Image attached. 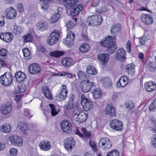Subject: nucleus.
Instances as JSON below:
<instances>
[{
  "instance_id": "f257e3e1",
  "label": "nucleus",
  "mask_w": 156,
  "mask_h": 156,
  "mask_svg": "<svg viewBox=\"0 0 156 156\" xmlns=\"http://www.w3.org/2000/svg\"><path fill=\"white\" fill-rule=\"evenodd\" d=\"M80 108L76 106L73 111V118L76 121L79 122H84L87 119V115L83 112H81Z\"/></svg>"
},
{
  "instance_id": "f03ea898",
  "label": "nucleus",
  "mask_w": 156,
  "mask_h": 156,
  "mask_svg": "<svg viewBox=\"0 0 156 156\" xmlns=\"http://www.w3.org/2000/svg\"><path fill=\"white\" fill-rule=\"evenodd\" d=\"M102 18L101 16L95 15L88 17L87 20V23L89 26H96L101 24Z\"/></svg>"
},
{
  "instance_id": "7ed1b4c3",
  "label": "nucleus",
  "mask_w": 156,
  "mask_h": 156,
  "mask_svg": "<svg viewBox=\"0 0 156 156\" xmlns=\"http://www.w3.org/2000/svg\"><path fill=\"white\" fill-rule=\"evenodd\" d=\"M62 32L59 30H55L50 34L48 38V43L50 45H53L56 43L59 38Z\"/></svg>"
},
{
  "instance_id": "20e7f679",
  "label": "nucleus",
  "mask_w": 156,
  "mask_h": 156,
  "mask_svg": "<svg viewBox=\"0 0 156 156\" xmlns=\"http://www.w3.org/2000/svg\"><path fill=\"white\" fill-rule=\"evenodd\" d=\"M12 78L9 73H5L0 77V82L4 87L9 86L11 83Z\"/></svg>"
},
{
  "instance_id": "39448f33",
  "label": "nucleus",
  "mask_w": 156,
  "mask_h": 156,
  "mask_svg": "<svg viewBox=\"0 0 156 156\" xmlns=\"http://www.w3.org/2000/svg\"><path fill=\"white\" fill-rule=\"evenodd\" d=\"M81 103L83 109L86 111H89L93 106L92 102L89 100L83 94H81Z\"/></svg>"
},
{
  "instance_id": "423d86ee",
  "label": "nucleus",
  "mask_w": 156,
  "mask_h": 156,
  "mask_svg": "<svg viewBox=\"0 0 156 156\" xmlns=\"http://www.w3.org/2000/svg\"><path fill=\"white\" fill-rule=\"evenodd\" d=\"M98 145L102 149L106 150L111 148L112 144L111 141L108 138H103L100 140Z\"/></svg>"
},
{
  "instance_id": "0eeeda50",
  "label": "nucleus",
  "mask_w": 156,
  "mask_h": 156,
  "mask_svg": "<svg viewBox=\"0 0 156 156\" xmlns=\"http://www.w3.org/2000/svg\"><path fill=\"white\" fill-rule=\"evenodd\" d=\"M94 83L89 80H83L80 84V87L82 91L84 93H87L91 89L92 87L94 86Z\"/></svg>"
},
{
  "instance_id": "6e6552de",
  "label": "nucleus",
  "mask_w": 156,
  "mask_h": 156,
  "mask_svg": "<svg viewBox=\"0 0 156 156\" xmlns=\"http://www.w3.org/2000/svg\"><path fill=\"white\" fill-rule=\"evenodd\" d=\"M9 139L12 145L19 147L23 145V140L20 136L12 135L9 137Z\"/></svg>"
},
{
  "instance_id": "1a4fd4ad",
  "label": "nucleus",
  "mask_w": 156,
  "mask_h": 156,
  "mask_svg": "<svg viewBox=\"0 0 156 156\" xmlns=\"http://www.w3.org/2000/svg\"><path fill=\"white\" fill-rule=\"evenodd\" d=\"M64 143L65 148L67 150L70 151L74 147L75 142L73 137H69L64 140Z\"/></svg>"
},
{
  "instance_id": "9d476101",
  "label": "nucleus",
  "mask_w": 156,
  "mask_h": 156,
  "mask_svg": "<svg viewBox=\"0 0 156 156\" xmlns=\"http://www.w3.org/2000/svg\"><path fill=\"white\" fill-rule=\"evenodd\" d=\"M74 37V34L71 31H69L67 34L66 39L63 40V42L67 46L71 47L73 44Z\"/></svg>"
},
{
  "instance_id": "9b49d317",
  "label": "nucleus",
  "mask_w": 156,
  "mask_h": 156,
  "mask_svg": "<svg viewBox=\"0 0 156 156\" xmlns=\"http://www.w3.org/2000/svg\"><path fill=\"white\" fill-rule=\"evenodd\" d=\"M141 19L142 22L146 25H151L154 22L153 17L150 14H142L141 16Z\"/></svg>"
},
{
  "instance_id": "f8f14e48",
  "label": "nucleus",
  "mask_w": 156,
  "mask_h": 156,
  "mask_svg": "<svg viewBox=\"0 0 156 156\" xmlns=\"http://www.w3.org/2000/svg\"><path fill=\"white\" fill-rule=\"evenodd\" d=\"M4 14L7 19H12L16 16V12L14 8L11 7L6 9L4 12Z\"/></svg>"
},
{
  "instance_id": "ddd939ff",
  "label": "nucleus",
  "mask_w": 156,
  "mask_h": 156,
  "mask_svg": "<svg viewBox=\"0 0 156 156\" xmlns=\"http://www.w3.org/2000/svg\"><path fill=\"white\" fill-rule=\"evenodd\" d=\"M61 129L64 132L69 133L72 130V124L69 121L66 120L62 121L61 123Z\"/></svg>"
},
{
  "instance_id": "4468645a",
  "label": "nucleus",
  "mask_w": 156,
  "mask_h": 156,
  "mask_svg": "<svg viewBox=\"0 0 156 156\" xmlns=\"http://www.w3.org/2000/svg\"><path fill=\"white\" fill-rule=\"evenodd\" d=\"M110 125L112 129L117 131L121 130L122 128L121 122L117 119L112 120L110 122Z\"/></svg>"
},
{
  "instance_id": "2eb2a0df",
  "label": "nucleus",
  "mask_w": 156,
  "mask_h": 156,
  "mask_svg": "<svg viewBox=\"0 0 156 156\" xmlns=\"http://www.w3.org/2000/svg\"><path fill=\"white\" fill-rule=\"evenodd\" d=\"M57 1L59 3H63L65 7L68 9L78 2V0H57Z\"/></svg>"
},
{
  "instance_id": "dca6fc26",
  "label": "nucleus",
  "mask_w": 156,
  "mask_h": 156,
  "mask_svg": "<svg viewBox=\"0 0 156 156\" xmlns=\"http://www.w3.org/2000/svg\"><path fill=\"white\" fill-rule=\"evenodd\" d=\"M15 77L16 81L20 83L25 82L27 79V76L24 73L21 71H19L15 73Z\"/></svg>"
},
{
  "instance_id": "f3484780",
  "label": "nucleus",
  "mask_w": 156,
  "mask_h": 156,
  "mask_svg": "<svg viewBox=\"0 0 156 156\" xmlns=\"http://www.w3.org/2000/svg\"><path fill=\"white\" fill-rule=\"evenodd\" d=\"M105 112V114L110 116H114L115 115V108L109 104L106 106Z\"/></svg>"
},
{
  "instance_id": "a211bd4d",
  "label": "nucleus",
  "mask_w": 156,
  "mask_h": 156,
  "mask_svg": "<svg viewBox=\"0 0 156 156\" xmlns=\"http://www.w3.org/2000/svg\"><path fill=\"white\" fill-rule=\"evenodd\" d=\"M40 71L39 65L37 63H33L29 66V71L32 74H36L39 73Z\"/></svg>"
},
{
  "instance_id": "6ab92c4d",
  "label": "nucleus",
  "mask_w": 156,
  "mask_h": 156,
  "mask_svg": "<svg viewBox=\"0 0 156 156\" xmlns=\"http://www.w3.org/2000/svg\"><path fill=\"white\" fill-rule=\"evenodd\" d=\"M128 77L126 76L121 77L117 83V87L119 88L124 87L128 83Z\"/></svg>"
},
{
  "instance_id": "aec40b11",
  "label": "nucleus",
  "mask_w": 156,
  "mask_h": 156,
  "mask_svg": "<svg viewBox=\"0 0 156 156\" xmlns=\"http://www.w3.org/2000/svg\"><path fill=\"white\" fill-rule=\"evenodd\" d=\"M121 30V25L118 23L113 25L111 27V32L112 35L115 36Z\"/></svg>"
},
{
  "instance_id": "412c9836",
  "label": "nucleus",
  "mask_w": 156,
  "mask_h": 156,
  "mask_svg": "<svg viewBox=\"0 0 156 156\" xmlns=\"http://www.w3.org/2000/svg\"><path fill=\"white\" fill-rule=\"evenodd\" d=\"M12 108V105L9 103L3 105L0 110L1 112L4 115L7 114L11 111Z\"/></svg>"
},
{
  "instance_id": "4be33fe9",
  "label": "nucleus",
  "mask_w": 156,
  "mask_h": 156,
  "mask_svg": "<svg viewBox=\"0 0 156 156\" xmlns=\"http://www.w3.org/2000/svg\"><path fill=\"white\" fill-rule=\"evenodd\" d=\"M145 87L147 91H153L156 89V83L152 81H150L145 83Z\"/></svg>"
},
{
  "instance_id": "5701e85b",
  "label": "nucleus",
  "mask_w": 156,
  "mask_h": 156,
  "mask_svg": "<svg viewBox=\"0 0 156 156\" xmlns=\"http://www.w3.org/2000/svg\"><path fill=\"white\" fill-rule=\"evenodd\" d=\"M98 58L103 65L105 64L109 59V55L107 54L101 53L98 55Z\"/></svg>"
},
{
  "instance_id": "b1692460",
  "label": "nucleus",
  "mask_w": 156,
  "mask_h": 156,
  "mask_svg": "<svg viewBox=\"0 0 156 156\" xmlns=\"http://www.w3.org/2000/svg\"><path fill=\"white\" fill-rule=\"evenodd\" d=\"M12 37V35L9 33H0V39L8 43L11 41Z\"/></svg>"
},
{
  "instance_id": "393cba45",
  "label": "nucleus",
  "mask_w": 156,
  "mask_h": 156,
  "mask_svg": "<svg viewBox=\"0 0 156 156\" xmlns=\"http://www.w3.org/2000/svg\"><path fill=\"white\" fill-rule=\"evenodd\" d=\"M116 55V58L117 60H123L126 56V51L122 48L119 49L117 51Z\"/></svg>"
},
{
  "instance_id": "a878e982",
  "label": "nucleus",
  "mask_w": 156,
  "mask_h": 156,
  "mask_svg": "<svg viewBox=\"0 0 156 156\" xmlns=\"http://www.w3.org/2000/svg\"><path fill=\"white\" fill-rule=\"evenodd\" d=\"M39 147L41 150L48 151L51 148L50 143L48 141H42L40 143Z\"/></svg>"
},
{
  "instance_id": "bb28decb",
  "label": "nucleus",
  "mask_w": 156,
  "mask_h": 156,
  "mask_svg": "<svg viewBox=\"0 0 156 156\" xmlns=\"http://www.w3.org/2000/svg\"><path fill=\"white\" fill-rule=\"evenodd\" d=\"M17 126L19 129L25 133L28 130V125L24 122L20 121L18 122Z\"/></svg>"
},
{
  "instance_id": "cd10ccee",
  "label": "nucleus",
  "mask_w": 156,
  "mask_h": 156,
  "mask_svg": "<svg viewBox=\"0 0 156 156\" xmlns=\"http://www.w3.org/2000/svg\"><path fill=\"white\" fill-rule=\"evenodd\" d=\"M62 65L65 67H69L73 64V60L69 58H64L61 61Z\"/></svg>"
},
{
  "instance_id": "c85d7f7f",
  "label": "nucleus",
  "mask_w": 156,
  "mask_h": 156,
  "mask_svg": "<svg viewBox=\"0 0 156 156\" xmlns=\"http://www.w3.org/2000/svg\"><path fill=\"white\" fill-rule=\"evenodd\" d=\"M42 92L45 96L48 99L51 100L52 97L51 95L48 88L46 86H43L42 88Z\"/></svg>"
},
{
  "instance_id": "c756f323",
  "label": "nucleus",
  "mask_w": 156,
  "mask_h": 156,
  "mask_svg": "<svg viewBox=\"0 0 156 156\" xmlns=\"http://www.w3.org/2000/svg\"><path fill=\"white\" fill-rule=\"evenodd\" d=\"M135 65L132 64H129L126 66V71L129 74L133 75L135 72Z\"/></svg>"
},
{
  "instance_id": "7c9ffc66",
  "label": "nucleus",
  "mask_w": 156,
  "mask_h": 156,
  "mask_svg": "<svg viewBox=\"0 0 156 156\" xmlns=\"http://www.w3.org/2000/svg\"><path fill=\"white\" fill-rule=\"evenodd\" d=\"M101 81L103 85L105 87L111 86L112 83L111 80L108 77H103L102 78Z\"/></svg>"
},
{
  "instance_id": "2f4dec72",
  "label": "nucleus",
  "mask_w": 156,
  "mask_h": 156,
  "mask_svg": "<svg viewBox=\"0 0 156 156\" xmlns=\"http://www.w3.org/2000/svg\"><path fill=\"white\" fill-rule=\"evenodd\" d=\"M112 37L109 36L107 38L101 41L100 43L102 46L107 47L112 43Z\"/></svg>"
},
{
  "instance_id": "473e14b6",
  "label": "nucleus",
  "mask_w": 156,
  "mask_h": 156,
  "mask_svg": "<svg viewBox=\"0 0 156 156\" xmlns=\"http://www.w3.org/2000/svg\"><path fill=\"white\" fill-rule=\"evenodd\" d=\"M93 95L94 98H99L102 95V91L99 88H95L93 92Z\"/></svg>"
},
{
  "instance_id": "72a5a7b5",
  "label": "nucleus",
  "mask_w": 156,
  "mask_h": 156,
  "mask_svg": "<svg viewBox=\"0 0 156 156\" xmlns=\"http://www.w3.org/2000/svg\"><path fill=\"white\" fill-rule=\"evenodd\" d=\"M117 47L115 43H112L107 47V51L110 54L113 53L117 49Z\"/></svg>"
},
{
  "instance_id": "f704fd0d",
  "label": "nucleus",
  "mask_w": 156,
  "mask_h": 156,
  "mask_svg": "<svg viewBox=\"0 0 156 156\" xmlns=\"http://www.w3.org/2000/svg\"><path fill=\"white\" fill-rule=\"evenodd\" d=\"M76 19L73 18L67 24V28L68 30L71 29L76 25Z\"/></svg>"
},
{
  "instance_id": "c9c22d12",
  "label": "nucleus",
  "mask_w": 156,
  "mask_h": 156,
  "mask_svg": "<svg viewBox=\"0 0 156 156\" xmlns=\"http://www.w3.org/2000/svg\"><path fill=\"white\" fill-rule=\"evenodd\" d=\"M38 30L41 31H44L48 28L47 23L45 22H41L38 23Z\"/></svg>"
},
{
  "instance_id": "e433bc0d",
  "label": "nucleus",
  "mask_w": 156,
  "mask_h": 156,
  "mask_svg": "<svg viewBox=\"0 0 156 156\" xmlns=\"http://www.w3.org/2000/svg\"><path fill=\"white\" fill-rule=\"evenodd\" d=\"M74 5L70 9H67L68 11L70 10V12L71 15L75 16L78 14L79 12L77 9L75 7Z\"/></svg>"
},
{
  "instance_id": "4c0bfd02",
  "label": "nucleus",
  "mask_w": 156,
  "mask_h": 156,
  "mask_svg": "<svg viewBox=\"0 0 156 156\" xmlns=\"http://www.w3.org/2000/svg\"><path fill=\"white\" fill-rule=\"evenodd\" d=\"M87 73L92 75H95L97 73V71L95 68L91 66L88 67L87 69Z\"/></svg>"
},
{
  "instance_id": "58836bf2",
  "label": "nucleus",
  "mask_w": 156,
  "mask_h": 156,
  "mask_svg": "<svg viewBox=\"0 0 156 156\" xmlns=\"http://www.w3.org/2000/svg\"><path fill=\"white\" fill-rule=\"evenodd\" d=\"M1 130L5 133H8L10 132L11 128L9 124H5L1 126Z\"/></svg>"
},
{
  "instance_id": "ea45409f",
  "label": "nucleus",
  "mask_w": 156,
  "mask_h": 156,
  "mask_svg": "<svg viewBox=\"0 0 156 156\" xmlns=\"http://www.w3.org/2000/svg\"><path fill=\"white\" fill-rule=\"evenodd\" d=\"M64 54V53L62 51H56L50 52V55L51 56L58 58L62 56Z\"/></svg>"
},
{
  "instance_id": "a19ab883",
  "label": "nucleus",
  "mask_w": 156,
  "mask_h": 156,
  "mask_svg": "<svg viewBox=\"0 0 156 156\" xmlns=\"http://www.w3.org/2000/svg\"><path fill=\"white\" fill-rule=\"evenodd\" d=\"M90 46L88 44L84 43L80 47L79 49L80 51L85 53L87 52L90 50Z\"/></svg>"
},
{
  "instance_id": "79ce46f5",
  "label": "nucleus",
  "mask_w": 156,
  "mask_h": 156,
  "mask_svg": "<svg viewBox=\"0 0 156 156\" xmlns=\"http://www.w3.org/2000/svg\"><path fill=\"white\" fill-rule=\"evenodd\" d=\"M49 107L51 109V113L52 115L55 116L58 114V110L56 108L54 105L52 104H49Z\"/></svg>"
},
{
  "instance_id": "37998d69",
  "label": "nucleus",
  "mask_w": 156,
  "mask_h": 156,
  "mask_svg": "<svg viewBox=\"0 0 156 156\" xmlns=\"http://www.w3.org/2000/svg\"><path fill=\"white\" fill-rule=\"evenodd\" d=\"M74 102L73 99L72 98H70L68 104L65 106L66 109L67 110L73 109L74 107Z\"/></svg>"
},
{
  "instance_id": "c03bdc74",
  "label": "nucleus",
  "mask_w": 156,
  "mask_h": 156,
  "mask_svg": "<svg viewBox=\"0 0 156 156\" xmlns=\"http://www.w3.org/2000/svg\"><path fill=\"white\" fill-rule=\"evenodd\" d=\"M24 41L25 43L31 42L33 40V37L30 34H26L23 37Z\"/></svg>"
},
{
  "instance_id": "a18cd8bd",
  "label": "nucleus",
  "mask_w": 156,
  "mask_h": 156,
  "mask_svg": "<svg viewBox=\"0 0 156 156\" xmlns=\"http://www.w3.org/2000/svg\"><path fill=\"white\" fill-rule=\"evenodd\" d=\"M23 55L25 58L28 59L30 58V52L27 48H24L23 49Z\"/></svg>"
},
{
  "instance_id": "49530a36",
  "label": "nucleus",
  "mask_w": 156,
  "mask_h": 156,
  "mask_svg": "<svg viewBox=\"0 0 156 156\" xmlns=\"http://www.w3.org/2000/svg\"><path fill=\"white\" fill-rule=\"evenodd\" d=\"M81 130L83 133V135L86 139L87 138L90 137L91 136V133L90 132L87 130L86 129L84 128H82L81 129Z\"/></svg>"
},
{
  "instance_id": "de8ad7c7",
  "label": "nucleus",
  "mask_w": 156,
  "mask_h": 156,
  "mask_svg": "<svg viewBox=\"0 0 156 156\" xmlns=\"http://www.w3.org/2000/svg\"><path fill=\"white\" fill-rule=\"evenodd\" d=\"M67 96L65 94H63L61 92L58 95L56 96V99L58 101H60L65 100Z\"/></svg>"
},
{
  "instance_id": "09e8293b",
  "label": "nucleus",
  "mask_w": 156,
  "mask_h": 156,
  "mask_svg": "<svg viewBox=\"0 0 156 156\" xmlns=\"http://www.w3.org/2000/svg\"><path fill=\"white\" fill-rule=\"evenodd\" d=\"M60 16L59 14L55 12L51 18V22L52 23L55 22L58 19Z\"/></svg>"
},
{
  "instance_id": "8fccbe9b",
  "label": "nucleus",
  "mask_w": 156,
  "mask_h": 156,
  "mask_svg": "<svg viewBox=\"0 0 156 156\" xmlns=\"http://www.w3.org/2000/svg\"><path fill=\"white\" fill-rule=\"evenodd\" d=\"M106 156H119V152L116 149L113 150L108 153Z\"/></svg>"
},
{
  "instance_id": "3c124183",
  "label": "nucleus",
  "mask_w": 156,
  "mask_h": 156,
  "mask_svg": "<svg viewBox=\"0 0 156 156\" xmlns=\"http://www.w3.org/2000/svg\"><path fill=\"white\" fill-rule=\"evenodd\" d=\"M125 106L126 108L129 110L133 109L134 107V104L131 101H126L125 103Z\"/></svg>"
},
{
  "instance_id": "603ef678",
  "label": "nucleus",
  "mask_w": 156,
  "mask_h": 156,
  "mask_svg": "<svg viewBox=\"0 0 156 156\" xmlns=\"http://www.w3.org/2000/svg\"><path fill=\"white\" fill-rule=\"evenodd\" d=\"M77 76L79 79L80 80H83L86 77L85 73L81 70H79L78 72Z\"/></svg>"
},
{
  "instance_id": "864d4df0",
  "label": "nucleus",
  "mask_w": 156,
  "mask_h": 156,
  "mask_svg": "<svg viewBox=\"0 0 156 156\" xmlns=\"http://www.w3.org/2000/svg\"><path fill=\"white\" fill-rule=\"evenodd\" d=\"M154 109H156V98L152 102L150 107L151 111H153Z\"/></svg>"
},
{
  "instance_id": "5fc2aeb1",
  "label": "nucleus",
  "mask_w": 156,
  "mask_h": 156,
  "mask_svg": "<svg viewBox=\"0 0 156 156\" xmlns=\"http://www.w3.org/2000/svg\"><path fill=\"white\" fill-rule=\"evenodd\" d=\"M9 152L10 156H16L17 154V151L16 148H12L10 149Z\"/></svg>"
},
{
  "instance_id": "6e6d98bb",
  "label": "nucleus",
  "mask_w": 156,
  "mask_h": 156,
  "mask_svg": "<svg viewBox=\"0 0 156 156\" xmlns=\"http://www.w3.org/2000/svg\"><path fill=\"white\" fill-rule=\"evenodd\" d=\"M62 90L60 92L63 94L65 95V94L67 96L68 91L66 85H65L62 84Z\"/></svg>"
},
{
  "instance_id": "4d7b16f0",
  "label": "nucleus",
  "mask_w": 156,
  "mask_h": 156,
  "mask_svg": "<svg viewBox=\"0 0 156 156\" xmlns=\"http://www.w3.org/2000/svg\"><path fill=\"white\" fill-rule=\"evenodd\" d=\"M49 7L48 2H42L41 4V8L43 10H47Z\"/></svg>"
},
{
  "instance_id": "13d9d810",
  "label": "nucleus",
  "mask_w": 156,
  "mask_h": 156,
  "mask_svg": "<svg viewBox=\"0 0 156 156\" xmlns=\"http://www.w3.org/2000/svg\"><path fill=\"white\" fill-rule=\"evenodd\" d=\"M17 10L19 12H22L24 10V8L23 4L21 3H18L16 5Z\"/></svg>"
},
{
  "instance_id": "bf43d9fd",
  "label": "nucleus",
  "mask_w": 156,
  "mask_h": 156,
  "mask_svg": "<svg viewBox=\"0 0 156 156\" xmlns=\"http://www.w3.org/2000/svg\"><path fill=\"white\" fill-rule=\"evenodd\" d=\"M131 43L129 40L126 45V49L127 50L128 53H130L131 52Z\"/></svg>"
},
{
  "instance_id": "052dcab7",
  "label": "nucleus",
  "mask_w": 156,
  "mask_h": 156,
  "mask_svg": "<svg viewBox=\"0 0 156 156\" xmlns=\"http://www.w3.org/2000/svg\"><path fill=\"white\" fill-rule=\"evenodd\" d=\"M151 144L153 146L156 147V134L154 135L151 140Z\"/></svg>"
},
{
  "instance_id": "680f3d73",
  "label": "nucleus",
  "mask_w": 156,
  "mask_h": 156,
  "mask_svg": "<svg viewBox=\"0 0 156 156\" xmlns=\"http://www.w3.org/2000/svg\"><path fill=\"white\" fill-rule=\"evenodd\" d=\"M89 144L92 149L94 151L97 150L96 143L93 141H90Z\"/></svg>"
},
{
  "instance_id": "e2e57ef3",
  "label": "nucleus",
  "mask_w": 156,
  "mask_h": 156,
  "mask_svg": "<svg viewBox=\"0 0 156 156\" xmlns=\"http://www.w3.org/2000/svg\"><path fill=\"white\" fill-rule=\"evenodd\" d=\"M19 89L18 92L20 93H22L24 92L25 90V87L24 86H19L18 87Z\"/></svg>"
},
{
  "instance_id": "0e129e2a",
  "label": "nucleus",
  "mask_w": 156,
  "mask_h": 156,
  "mask_svg": "<svg viewBox=\"0 0 156 156\" xmlns=\"http://www.w3.org/2000/svg\"><path fill=\"white\" fill-rule=\"evenodd\" d=\"M0 55L4 57L6 55V50L5 49H2L0 50Z\"/></svg>"
},
{
  "instance_id": "69168bd1",
  "label": "nucleus",
  "mask_w": 156,
  "mask_h": 156,
  "mask_svg": "<svg viewBox=\"0 0 156 156\" xmlns=\"http://www.w3.org/2000/svg\"><path fill=\"white\" fill-rule=\"evenodd\" d=\"M23 114L25 116H29L30 113L28 110L27 109H24L23 111Z\"/></svg>"
},
{
  "instance_id": "338daca9",
  "label": "nucleus",
  "mask_w": 156,
  "mask_h": 156,
  "mask_svg": "<svg viewBox=\"0 0 156 156\" xmlns=\"http://www.w3.org/2000/svg\"><path fill=\"white\" fill-rule=\"evenodd\" d=\"M145 40L143 37L140 38V45H144L145 44Z\"/></svg>"
},
{
  "instance_id": "774afa93",
  "label": "nucleus",
  "mask_w": 156,
  "mask_h": 156,
  "mask_svg": "<svg viewBox=\"0 0 156 156\" xmlns=\"http://www.w3.org/2000/svg\"><path fill=\"white\" fill-rule=\"evenodd\" d=\"M99 3V2L98 0L94 1L91 4V5L92 7H95L98 5Z\"/></svg>"
}]
</instances>
